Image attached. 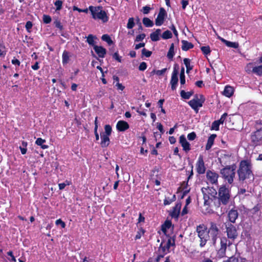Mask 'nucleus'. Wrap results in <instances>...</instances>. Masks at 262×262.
<instances>
[{"instance_id":"59","label":"nucleus","mask_w":262,"mask_h":262,"mask_svg":"<svg viewBox=\"0 0 262 262\" xmlns=\"http://www.w3.org/2000/svg\"><path fill=\"white\" fill-rule=\"evenodd\" d=\"M173 32L174 36L176 37H178V32L175 27V26L173 25H172L170 28H169Z\"/></svg>"},{"instance_id":"27","label":"nucleus","mask_w":262,"mask_h":262,"mask_svg":"<svg viewBox=\"0 0 262 262\" xmlns=\"http://www.w3.org/2000/svg\"><path fill=\"white\" fill-rule=\"evenodd\" d=\"M70 61V54L67 51H64L62 55V62L63 65L67 64Z\"/></svg>"},{"instance_id":"62","label":"nucleus","mask_w":262,"mask_h":262,"mask_svg":"<svg viewBox=\"0 0 262 262\" xmlns=\"http://www.w3.org/2000/svg\"><path fill=\"white\" fill-rule=\"evenodd\" d=\"M12 63L14 65H15V66H20V61L17 59L16 58H13L12 60Z\"/></svg>"},{"instance_id":"46","label":"nucleus","mask_w":262,"mask_h":262,"mask_svg":"<svg viewBox=\"0 0 262 262\" xmlns=\"http://www.w3.org/2000/svg\"><path fill=\"white\" fill-rule=\"evenodd\" d=\"M145 37V34L144 33L140 34L136 36L135 39L136 42H139L142 41Z\"/></svg>"},{"instance_id":"1","label":"nucleus","mask_w":262,"mask_h":262,"mask_svg":"<svg viewBox=\"0 0 262 262\" xmlns=\"http://www.w3.org/2000/svg\"><path fill=\"white\" fill-rule=\"evenodd\" d=\"M226 232L228 239L225 237L221 238V248L217 253V256L220 258H222L225 256L227 247L232 245V242L238 236L236 228L231 224L226 226Z\"/></svg>"},{"instance_id":"39","label":"nucleus","mask_w":262,"mask_h":262,"mask_svg":"<svg viewBox=\"0 0 262 262\" xmlns=\"http://www.w3.org/2000/svg\"><path fill=\"white\" fill-rule=\"evenodd\" d=\"M105 132L102 133V134H104L107 136H110L112 133V127L110 125H105L104 126Z\"/></svg>"},{"instance_id":"64","label":"nucleus","mask_w":262,"mask_h":262,"mask_svg":"<svg viewBox=\"0 0 262 262\" xmlns=\"http://www.w3.org/2000/svg\"><path fill=\"white\" fill-rule=\"evenodd\" d=\"M181 3L182 5V8L184 10L186 6L188 5V1L187 0H182Z\"/></svg>"},{"instance_id":"38","label":"nucleus","mask_w":262,"mask_h":262,"mask_svg":"<svg viewBox=\"0 0 262 262\" xmlns=\"http://www.w3.org/2000/svg\"><path fill=\"white\" fill-rule=\"evenodd\" d=\"M135 23L134 22V18L133 17L129 18L127 24V28L128 29H131L135 26Z\"/></svg>"},{"instance_id":"55","label":"nucleus","mask_w":262,"mask_h":262,"mask_svg":"<svg viewBox=\"0 0 262 262\" xmlns=\"http://www.w3.org/2000/svg\"><path fill=\"white\" fill-rule=\"evenodd\" d=\"M224 262H241L238 258L232 256Z\"/></svg>"},{"instance_id":"6","label":"nucleus","mask_w":262,"mask_h":262,"mask_svg":"<svg viewBox=\"0 0 262 262\" xmlns=\"http://www.w3.org/2000/svg\"><path fill=\"white\" fill-rule=\"evenodd\" d=\"M202 192L203 194L205 205H208L210 204V200L217 199L216 198L217 192L213 187H203L202 188Z\"/></svg>"},{"instance_id":"57","label":"nucleus","mask_w":262,"mask_h":262,"mask_svg":"<svg viewBox=\"0 0 262 262\" xmlns=\"http://www.w3.org/2000/svg\"><path fill=\"white\" fill-rule=\"evenodd\" d=\"M70 184L68 181H66L64 183L59 184V188L60 190L63 189L67 185H69Z\"/></svg>"},{"instance_id":"30","label":"nucleus","mask_w":262,"mask_h":262,"mask_svg":"<svg viewBox=\"0 0 262 262\" xmlns=\"http://www.w3.org/2000/svg\"><path fill=\"white\" fill-rule=\"evenodd\" d=\"M183 61L186 67V72L189 73L193 68V67L190 65V60L188 58H184Z\"/></svg>"},{"instance_id":"28","label":"nucleus","mask_w":262,"mask_h":262,"mask_svg":"<svg viewBox=\"0 0 262 262\" xmlns=\"http://www.w3.org/2000/svg\"><path fill=\"white\" fill-rule=\"evenodd\" d=\"M45 142L46 140L45 139H42L41 138H38L36 139L35 144L38 146H41V148L45 149L48 148L49 147L48 145L43 144V143Z\"/></svg>"},{"instance_id":"18","label":"nucleus","mask_w":262,"mask_h":262,"mask_svg":"<svg viewBox=\"0 0 262 262\" xmlns=\"http://www.w3.org/2000/svg\"><path fill=\"white\" fill-rule=\"evenodd\" d=\"M101 143L100 145L102 147H106L110 144L109 136L100 134Z\"/></svg>"},{"instance_id":"8","label":"nucleus","mask_w":262,"mask_h":262,"mask_svg":"<svg viewBox=\"0 0 262 262\" xmlns=\"http://www.w3.org/2000/svg\"><path fill=\"white\" fill-rule=\"evenodd\" d=\"M205 100V99L202 95H196L193 99L188 102V104L196 113H198L199 108L203 106Z\"/></svg>"},{"instance_id":"56","label":"nucleus","mask_w":262,"mask_h":262,"mask_svg":"<svg viewBox=\"0 0 262 262\" xmlns=\"http://www.w3.org/2000/svg\"><path fill=\"white\" fill-rule=\"evenodd\" d=\"M147 68L146 63L145 62H141L139 67V69L140 71H144Z\"/></svg>"},{"instance_id":"53","label":"nucleus","mask_w":262,"mask_h":262,"mask_svg":"<svg viewBox=\"0 0 262 262\" xmlns=\"http://www.w3.org/2000/svg\"><path fill=\"white\" fill-rule=\"evenodd\" d=\"M113 58H114L115 60H116L118 62H121V61H122V60H121L122 57L119 56V54L117 52H116V53H115L113 54Z\"/></svg>"},{"instance_id":"48","label":"nucleus","mask_w":262,"mask_h":262,"mask_svg":"<svg viewBox=\"0 0 262 262\" xmlns=\"http://www.w3.org/2000/svg\"><path fill=\"white\" fill-rule=\"evenodd\" d=\"M144 233V231L142 229H140L137 232L136 236H135V239H140L142 235H143Z\"/></svg>"},{"instance_id":"12","label":"nucleus","mask_w":262,"mask_h":262,"mask_svg":"<svg viewBox=\"0 0 262 262\" xmlns=\"http://www.w3.org/2000/svg\"><path fill=\"white\" fill-rule=\"evenodd\" d=\"M166 16V12L164 8H161L155 20V24L157 26H161L164 21L165 17Z\"/></svg>"},{"instance_id":"60","label":"nucleus","mask_w":262,"mask_h":262,"mask_svg":"<svg viewBox=\"0 0 262 262\" xmlns=\"http://www.w3.org/2000/svg\"><path fill=\"white\" fill-rule=\"evenodd\" d=\"M98 127V126L96 125V127L94 128V134H95V136L96 137V140L97 141H98L99 139V136L97 132Z\"/></svg>"},{"instance_id":"4","label":"nucleus","mask_w":262,"mask_h":262,"mask_svg":"<svg viewBox=\"0 0 262 262\" xmlns=\"http://www.w3.org/2000/svg\"><path fill=\"white\" fill-rule=\"evenodd\" d=\"M196 232L200 238V246L203 247L210 238L208 230L204 225H200L196 228Z\"/></svg>"},{"instance_id":"36","label":"nucleus","mask_w":262,"mask_h":262,"mask_svg":"<svg viewBox=\"0 0 262 262\" xmlns=\"http://www.w3.org/2000/svg\"><path fill=\"white\" fill-rule=\"evenodd\" d=\"M172 33L169 31L166 30L165 32H164L162 35V37L164 39H167L172 38Z\"/></svg>"},{"instance_id":"47","label":"nucleus","mask_w":262,"mask_h":262,"mask_svg":"<svg viewBox=\"0 0 262 262\" xmlns=\"http://www.w3.org/2000/svg\"><path fill=\"white\" fill-rule=\"evenodd\" d=\"M151 52L147 50L146 49L144 48L142 50V54L143 55L145 56L146 57H149L151 55Z\"/></svg>"},{"instance_id":"49","label":"nucleus","mask_w":262,"mask_h":262,"mask_svg":"<svg viewBox=\"0 0 262 262\" xmlns=\"http://www.w3.org/2000/svg\"><path fill=\"white\" fill-rule=\"evenodd\" d=\"M151 10V8H150L149 6H146L142 8V12L144 14H147L149 13V11Z\"/></svg>"},{"instance_id":"14","label":"nucleus","mask_w":262,"mask_h":262,"mask_svg":"<svg viewBox=\"0 0 262 262\" xmlns=\"http://www.w3.org/2000/svg\"><path fill=\"white\" fill-rule=\"evenodd\" d=\"M173 244L174 242L172 243L171 238H169L166 243L164 242L161 243L159 250L163 253V254H166L169 252L170 247Z\"/></svg>"},{"instance_id":"15","label":"nucleus","mask_w":262,"mask_h":262,"mask_svg":"<svg viewBox=\"0 0 262 262\" xmlns=\"http://www.w3.org/2000/svg\"><path fill=\"white\" fill-rule=\"evenodd\" d=\"M180 143L183 147V149L186 151H189L191 148L189 143L187 141L184 135H181L180 137Z\"/></svg>"},{"instance_id":"10","label":"nucleus","mask_w":262,"mask_h":262,"mask_svg":"<svg viewBox=\"0 0 262 262\" xmlns=\"http://www.w3.org/2000/svg\"><path fill=\"white\" fill-rule=\"evenodd\" d=\"M206 178L208 182L211 184H217L219 174L212 170H208L206 172Z\"/></svg>"},{"instance_id":"9","label":"nucleus","mask_w":262,"mask_h":262,"mask_svg":"<svg viewBox=\"0 0 262 262\" xmlns=\"http://www.w3.org/2000/svg\"><path fill=\"white\" fill-rule=\"evenodd\" d=\"M196 172L200 174L205 173L206 171V167L203 159V157L200 155L195 165Z\"/></svg>"},{"instance_id":"13","label":"nucleus","mask_w":262,"mask_h":262,"mask_svg":"<svg viewBox=\"0 0 262 262\" xmlns=\"http://www.w3.org/2000/svg\"><path fill=\"white\" fill-rule=\"evenodd\" d=\"M178 70L176 69V68H174L171 74V77L170 82L171 89L172 90H175L177 88L178 82Z\"/></svg>"},{"instance_id":"22","label":"nucleus","mask_w":262,"mask_h":262,"mask_svg":"<svg viewBox=\"0 0 262 262\" xmlns=\"http://www.w3.org/2000/svg\"><path fill=\"white\" fill-rule=\"evenodd\" d=\"M234 93V89L232 86L230 85H226L224 90L223 92V95L227 97H230L232 96Z\"/></svg>"},{"instance_id":"37","label":"nucleus","mask_w":262,"mask_h":262,"mask_svg":"<svg viewBox=\"0 0 262 262\" xmlns=\"http://www.w3.org/2000/svg\"><path fill=\"white\" fill-rule=\"evenodd\" d=\"M101 39L103 41L106 42L109 45L113 43V41L110 36L107 34H104L102 36Z\"/></svg>"},{"instance_id":"41","label":"nucleus","mask_w":262,"mask_h":262,"mask_svg":"<svg viewBox=\"0 0 262 262\" xmlns=\"http://www.w3.org/2000/svg\"><path fill=\"white\" fill-rule=\"evenodd\" d=\"M221 124L217 121H214L211 125V129L212 130H219V126Z\"/></svg>"},{"instance_id":"33","label":"nucleus","mask_w":262,"mask_h":262,"mask_svg":"<svg viewBox=\"0 0 262 262\" xmlns=\"http://www.w3.org/2000/svg\"><path fill=\"white\" fill-rule=\"evenodd\" d=\"M174 55V44L171 43L170 45V48L169 49V51L167 53V56L169 59H171L173 57Z\"/></svg>"},{"instance_id":"25","label":"nucleus","mask_w":262,"mask_h":262,"mask_svg":"<svg viewBox=\"0 0 262 262\" xmlns=\"http://www.w3.org/2000/svg\"><path fill=\"white\" fill-rule=\"evenodd\" d=\"M182 49L183 51H187L193 47L192 43L188 42L186 40H182Z\"/></svg>"},{"instance_id":"20","label":"nucleus","mask_w":262,"mask_h":262,"mask_svg":"<svg viewBox=\"0 0 262 262\" xmlns=\"http://www.w3.org/2000/svg\"><path fill=\"white\" fill-rule=\"evenodd\" d=\"M237 211L235 209H231L228 213V217L231 223H234L238 217Z\"/></svg>"},{"instance_id":"11","label":"nucleus","mask_w":262,"mask_h":262,"mask_svg":"<svg viewBox=\"0 0 262 262\" xmlns=\"http://www.w3.org/2000/svg\"><path fill=\"white\" fill-rule=\"evenodd\" d=\"M210 237L212 238L213 243L214 244L216 242L217 236L219 234V229L216 225L214 223L211 224V226L208 230Z\"/></svg>"},{"instance_id":"3","label":"nucleus","mask_w":262,"mask_h":262,"mask_svg":"<svg viewBox=\"0 0 262 262\" xmlns=\"http://www.w3.org/2000/svg\"><path fill=\"white\" fill-rule=\"evenodd\" d=\"M92 17L94 19H100L103 23H106L108 20V16L106 12L103 10L101 6L94 7L91 6L89 7Z\"/></svg>"},{"instance_id":"31","label":"nucleus","mask_w":262,"mask_h":262,"mask_svg":"<svg viewBox=\"0 0 262 262\" xmlns=\"http://www.w3.org/2000/svg\"><path fill=\"white\" fill-rule=\"evenodd\" d=\"M252 72L259 76L262 75V64L253 67Z\"/></svg>"},{"instance_id":"16","label":"nucleus","mask_w":262,"mask_h":262,"mask_svg":"<svg viewBox=\"0 0 262 262\" xmlns=\"http://www.w3.org/2000/svg\"><path fill=\"white\" fill-rule=\"evenodd\" d=\"M116 128L120 132H124L129 128V125L126 122L120 120L117 122Z\"/></svg>"},{"instance_id":"51","label":"nucleus","mask_w":262,"mask_h":262,"mask_svg":"<svg viewBox=\"0 0 262 262\" xmlns=\"http://www.w3.org/2000/svg\"><path fill=\"white\" fill-rule=\"evenodd\" d=\"M51 18L50 16L47 15H43V21L46 24H49L51 21Z\"/></svg>"},{"instance_id":"29","label":"nucleus","mask_w":262,"mask_h":262,"mask_svg":"<svg viewBox=\"0 0 262 262\" xmlns=\"http://www.w3.org/2000/svg\"><path fill=\"white\" fill-rule=\"evenodd\" d=\"M96 39V36L92 35V34H90L88 36V37H86V41L91 46H92L93 47H94L95 44V40Z\"/></svg>"},{"instance_id":"58","label":"nucleus","mask_w":262,"mask_h":262,"mask_svg":"<svg viewBox=\"0 0 262 262\" xmlns=\"http://www.w3.org/2000/svg\"><path fill=\"white\" fill-rule=\"evenodd\" d=\"M32 23L30 21H28L26 24V28L28 32H30V29L32 27Z\"/></svg>"},{"instance_id":"19","label":"nucleus","mask_w":262,"mask_h":262,"mask_svg":"<svg viewBox=\"0 0 262 262\" xmlns=\"http://www.w3.org/2000/svg\"><path fill=\"white\" fill-rule=\"evenodd\" d=\"M94 50L100 57L103 58L106 54V50L101 46H94Z\"/></svg>"},{"instance_id":"40","label":"nucleus","mask_w":262,"mask_h":262,"mask_svg":"<svg viewBox=\"0 0 262 262\" xmlns=\"http://www.w3.org/2000/svg\"><path fill=\"white\" fill-rule=\"evenodd\" d=\"M62 3V2L60 0H57L54 3V5L56 6V11H59L61 9Z\"/></svg>"},{"instance_id":"35","label":"nucleus","mask_w":262,"mask_h":262,"mask_svg":"<svg viewBox=\"0 0 262 262\" xmlns=\"http://www.w3.org/2000/svg\"><path fill=\"white\" fill-rule=\"evenodd\" d=\"M176 195L175 194H173L171 198H165V199L164 200V205H170L171 203H172L173 202H174L176 200Z\"/></svg>"},{"instance_id":"26","label":"nucleus","mask_w":262,"mask_h":262,"mask_svg":"<svg viewBox=\"0 0 262 262\" xmlns=\"http://www.w3.org/2000/svg\"><path fill=\"white\" fill-rule=\"evenodd\" d=\"M261 133V132L259 130L255 132L251 137L252 141L257 143L259 140H260L262 138V135Z\"/></svg>"},{"instance_id":"44","label":"nucleus","mask_w":262,"mask_h":262,"mask_svg":"<svg viewBox=\"0 0 262 262\" xmlns=\"http://www.w3.org/2000/svg\"><path fill=\"white\" fill-rule=\"evenodd\" d=\"M166 71H167V69L164 68L161 70H157V71L154 70L152 71V73L156 74V75H157L158 76H161V75H162L163 74H164L166 72Z\"/></svg>"},{"instance_id":"52","label":"nucleus","mask_w":262,"mask_h":262,"mask_svg":"<svg viewBox=\"0 0 262 262\" xmlns=\"http://www.w3.org/2000/svg\"><path fill=\"white\" fill-rule=\"evenodd\" d=\"M56 225H60L62 228H64L66 227V224L61 219L57 220L55 222Z\"/></svg>"},{"instance_id":"34","label":"nucleus","mask_w":262,"mask_h":262,"mask_svg":"<svg viewBox=\"0 0 262 262\" xmlns=\"http://www.w3.org/2000/svg\"><path fill=\"white\" fill-rule=\"evenodd\" d=\"M181 96L185 99H188L192 96V93L190 92H186L184 90H182L180 92Z\"/></svg>"},{"instance_id":"7","label":"nucleus","mask_w":262,"mask_h":262,"mask_svg":"<svg viewBox=\"0 0 262 262\" xmlns=\"http://www.w3.org/2000/svg\"><path fill=\"white\" fill-rule=\"evenodd\" d=\"M221 173L223 178L226 181H227L229 184H231L233 183L235 174V168L233 166H228L224 168L221 170Z\"/></svg>"},{"instance_id":"32","label":"nucleus","mask_w":262,"mask_h":262,"mask_svg":"<svg viewBox=\"0 0 262 262\" xmlns=\"http://www.w3.org/2000/svg\"><path fill=\"white\" fill-rule=\"evenodd\" d=\"M143 24L146 27H152L154 26L153 21L147 17L143 18Z\"/></svg>"},{"instance_id":"17","label":"nucleus","mask_w":262,"mask_h":262,"mask_svg":"<svg viewBox=\"0 0 262 262\" xmlns=\"http://www.w3.org/2000/svg\"><path fill=\"white\" fill-rule=\"evenodd\" d=\"M181 208V204L177 203L173 208L172 210L170 212V214L172 217L177 218L180 214V209Z\"/></svg>"},{"instance_id":"2","label":"nucleus","mask_w":262,"mask_h":262,"mask_svg":"<svg viewBox=\"0 0 262 262\" xmlns=\"http://www.w3.org/2000/svg\"><path fill=\"white\" fill-rule=\"evenodd\" d=\"M251 168V164L248 161L244 160L241 162L239 167L237 171L240 181H244L251 177L253 178Z\"/></svg>"},{"instance_id":"43","label":"nucleus","mask_w":262,"mask_h":262,"mask_svg":"<svg viewBox=\"0 0 262 262\" xmlns=\"http://www.w3.org/2000/svg\"><path fill=\"white\" fill-rule=\"evenodd\" d=\"M6 54L5 47L3 44H0V56L4 57Z\"/></svg>"},{"instance_id":"61","label":"nucleus","mask_w":262,"mask_h":262,"mask_svg":"<svg viewBox=\"0 0 262 262\" xmlns=\"http://www.w3.org/2000/svg\"><path fill=\"white\" fill-rule=\"evenodd\" d=\"M157 127L160 130L161 134L164 133V130L163 129V125L161 123H158Z\"/></svg>"},{"instance_id":"50","label":"nucleus","mask_w":262,"mask_h":262,"mask_svg":"<svg viewBox=\"0 0 262 262\" xmlns=\"http://www.w3.org/2000/svg\"><path fill=\"white\" fill-rule=\"evenodd\" d=\"M228 116V114L226 113H224L221 118L219 120H217L221 124H222L224 123L225 120H226L227 117Z\"/></svg>"},{"instance_id":"23","label":"nucleus","mask_w":262,"mask_h":262,"mask_svg":"<svg viewBox=\"0 0 262 262\" xmlns=\"http://www.w3.org/2000/svg\"><path fill=\"white\" fill-rule=\"evenodd\" d=\"M161 32V30L160 29H157L155 32L151 33L150 35L151 40L153 41H157L159 40Z\"/></svg>"},{"instance_id":"63","label":"nucleus","mask_w":262,"mask_h":262,"mask_svg":"<svg viewBox=\"0 0 262 262\" xmlns=\"http://www.w3.org/2000/svg\"><path fill=\"white\" fill-rule=\"evenodd\" d=\"M116 86L117 87V89L119 90L123 91L124 89V86L122 85L121 83H120L119 82H117L116 84Z\"/></svg>"},{"instance_id":"42","label":"nucleus","mask_w":262,"mask_h":262,"mask_svg":"<svg viewBox=\"0 0 262 262\" xmlns=\"http://www.w3.org/2000/svg\"><path fill=\"white\" fill-rule=\"evenodd\" d=\"M201 51L205 55H208L210 53V49L209 46H203L201 48Z\"/></svg>"},{"instance_id":"45","label":"nucleus","mask_w":262,"mask_h":262,"mask_svg":"<svg viewBox=\"0 0 262 262\" xmlns=\"http://www.w3.org/2000/svg\"><path fill=\"white\" fill-rule=\"evenodd\" d=\"M171 224L169 222H166L165 224L162 227V231L165 233L166 232L167 229H168L170 227Z\"/></svg>"},{"instance_id":"5","label":"nucleus","mask_w":262,"mask_h":262,"mask_svg":"<svg viewBox=\"0 0 262 262\" xmlns=\"http://www.w3.org/2000/svg\"><path fill=\"white\" fill-rule=\"evenodd\" d=\"M218 192L219 198L217 199L219 202L217 206L219 207L221 203L223 205L227 204L230 198L229 189L225 186H222L220 187Z\"/></svg>"},{"instance_id":"24","label":"nucleus","mask_w":262,"mask_h":262,"mask_svg":"<svg viewBox=\"0 0 262 262\" xmlns=\"http://www.w3.org/2000/svg\"><path fill=\"white\" fill-rule=\"evenodd\" d=\"M216 137V135L215 134H212L208 138L205 147L206 150H208L211 148Z\"/></svg>"},{"instance_id":"21","label":"nucleus","mask_w":262,"mask_h":262,"mask_svg":"<svg viewBox=\"0 0 262 262\" xmlns=\"http://www.w3.org/2000/svg\"><path fill=\"white\" fill-rule=\"evenodd\" d=\"M219 39L228 47L234 49H236L238 47V43L237 42L228 41L221 37H219Z\"/></svg>"},{"instance_id":"54","label":"nucleus","mask_w":262,"mask_h":262,"mask_svg":"<svg viewBox=\"0 0 262 262\" xmlns=\"http://www.w3.org/2000/svg\"><path fill=\"white\" fill-rule=\"evenodd\" d=\"M196 138V134L194 132H192L191 133L188 134L187 135V138L188 140L192 141L195 139Z\"/></svg>"}]
</instances>
